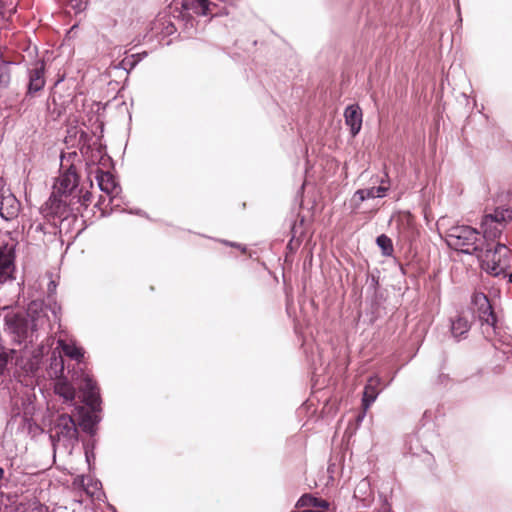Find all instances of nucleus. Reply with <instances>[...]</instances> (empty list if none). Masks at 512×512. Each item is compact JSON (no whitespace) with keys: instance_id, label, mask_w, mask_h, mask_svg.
Segmentation results:
<instances>
[{"instance_id":"obj_24","label":"nucleus","mask_w":512,"mask_h":512,"mask_svg":"<svg viewBox=\"0 0 512 512\" xmlns=\"http://www.w3.org/2000/svg\"><path fill=\"white\" fill-rule=\"evenodd\" d=\"M470 329V323L467 318L459 315L451 321V332L455 338H459Z\"/></svg>"},{"instance_id":"obj_21","label":"nucleus","mask_w":512,"mask_h":512,"mask_svg":"<svg viewBox=\"0 0 512 512\" xmlns=\"http://www.w3.org/2000/svg\"><path fill=\"white\" fill-rule=\"evenodd\" d=\"M44 85V65L43 63H37L35 67L29 71L28 92L36 93L40 91Z\"/></svg>"},{"instance_id":"obj_29","label":"nucleus","mask_w":512,"mask_h":512,"mask_svg":"<svg viewBox=\"0 0 512 512\" xmlns=\"http://www.w3.org/2000/svg\"><path fill=\"white\" fill-rule=\"evenodd\" d=\"M24 512H48V509L38 501L32 500L28 503V506Z\"/></svg>"},{"instance_id":"obj_17","label":"nucleus","mask_w":512,"mask_h":512,"mask_svg":"<svg viewBox=\"0 0 512 512\" xmlns=\"http://www.w3.org/2000/svg\"><path fill=\"white\" fill-rule=\"evenodd\" d=\"M381 378L377 375L371 376L367 384L365 385L364 391H363V397H362V406L364 409L363 416L365 415L366 411L369 409V407L375 402L377 399L381 389Z\"/></svg>"},{"instance_id":"obj_2","label":"nucleus","mask_w":512,"mask_h":512,"mask_svg":"<svg viewBox=\"0 0 512 512\" xmlns=\"http://www.w3.org/2000/svg\"><path fill=\"white\" fill-rule=\"evenodd\" d=\"M54 457L70 456L78 444V429L74 419L67 414L59 415L50 429Z\"/></svg>"},{"instance_id":"obj_33","label":"nucleus","mask_w":512,"mask_h":512,"mask_svg":"<svg viewBox=\"0 0 512 512\" xmlns=\"http://www.w3.org/2000/svg\"><path fill=\"white\" fill-rule=\"evenodd\" d=\"M8 363V355L5 352H0V376L3 374Z\"/></svg>"},{"instance_id":"obj_40","label":"nucleus","mask_w":512,"mask_h":512,"mask_svg":"<svg viewBox=\"0 0 512 512\" xmlns=\"http://www.w3.org/2000/svg\"><path fill=\"white\" fill-rule=\"evenodd\" d=\"M75 482H80L81 485H84V477H78Z\"/></svg>"},{"instance_id":"obj_12","label":"nucleus","mask_w":512,"mask_h":512,"mask_svg":"<svg viewBox=\"0 0 512 512\" xmlns=\"http://www.w3.org/2000/svg\"><path fill=\"white\" fill-rule=\"evenodd\" d=\"M20 211V203L9 189H0V216L5 220L16 218Z\"/></svg>"},{"instance_id":"obj_37","label":"nucleus","mask_w":512,"mask_h":512,"mask_svg":"<svg viewBox=\"0 0 512 512\" xmlns=\"http://www.w3.org/2000/svg\"><path fill=\"white\" fill-rule=\"evenodd\" d=\"M90 198H91V194L90 193H85L83 196H82V203L83 204H87L89 201H90Z\"/></svg>"},{"instance_id":"obj_16","label":"nucleus","mask_w":512,"mask_h":512,"mask_svg":"<svg viewBox=\"0 0 512 512\" xmlns=\"http://www.w3.org/2000/svg\"><path fill=\"white\" fill-rule=\"evenodd\" d=\"M151 31L155 36L167 37L175 33L176 27L171 16L167 12H161L152 22Z\"/></svg>"},{"instance_id":"obj_14","label":"nucleus","mask_w":512,"mask_h":512,"mask_svg":"<svg viewBox=\"0 0 512 512\" xmlns=\"http://www.w3.org/2000/svg\"><path fill=\"white\" fill-rule=\"evenodd\" d=\"M56 222L36 219L27 229V236L36 242H44L47 234H55Z\"/></svg>"},{"instance_id":"obj_19","label":"nucleus","mask_w":512,"mask_h":512,"mask_svg":"<svg viewBox=\"0 0 512 512\" xmlns=\"http://www.w3.org/2000/svg\"><path fill=\"white\" fill-rule=\"evenodd\" d=\"M345 123L353 136L357 135L362 127V111L359 105H349L344 112Z\"/></svg>"},{"instance_id":"obj_31","label":"nucleus","mask_w":512,"mask_h":512,"mask_svg":"<svg viewBox=\"0 0 512 512\" xmlns=\"http://www.w3.org/2000/svg\"><path fill=\"white\" fill-rule=\"evenodd\" d=\"M368 489H369V482L367 481V479H362L355 488L354 497L357 498L358 493L365 494Z\"/></svg>"},{"instance_id":"obj_20","label":"nucleus","mask_w":512,"mask_h":512,"mask_svg":"<svg viewBox=\"0 0 512 512\" xmlns=\"http://www.w3.org/2000/svg\"><path fill=\"white\" fill-rule=\"evenodd\" d=\"M176 5H180L183 11L188 14H196L206 16L208 15L209 1L208 0H175Z\"/></svg>"},{"instance_id":"obj_32","label":"nucleus","mask_w":512,"mask_h":512,"mask_svg":"<svg viewBox=\"0 0 512 512\" xmlns=\"http://www.w3.org/2000/svg\"><path fill=\"white\" fill-rule=\"evenodd\" d=\"M316 501L315 497L310 495H303L297 502V506L300 507H312V503Z\"/></svg>"},{"instance_id":"obj_18","label":"nucleus","mask_w":512,"mask_h":512,"mask_svg":"<svg viewBox=\"0 0 512 512\" xmlns=\"http://www.w3.org/2000/svg\"><path fill=\"white\" fill-rule=\"evenodd\" d=\"M54 349L60 351L61 355L64 354L77 362H80L84 357V350L78 346L73 339H67L60 336L57 340V346Z\"/></svg>"},{"instance_id":"obj_34","label":"nucleus","mask_w":512,"mask_h":512,"mask_svg":"<svg viewBox=\"0 0 512 512\" xmlns=\"http://www.w3.org/2000/svg\"><path fill=\"white\" fill-rule=\"evenodd\" d=\"M95 421L93 419V416L92 415H87L84 419H83V428L84 430L88 431L92 428V426L94 425Z\"/></svg>"},{"instance_id":"obj_13","label":"nucleus","mask_w":512,"mask_h":512,"mask_svg":"<svg viewBox=\"0 0 512 512\" xmlns=\"http://www.w3.org/2000/svg\"><path fill=\"white\" fill-rule=\"evenodd\" d=\"M386 178L388 177L386 176ZM389 188V180L382 179L380 185L377 187L357 190L353 195L352 201L354 202L355 207L358 208L359 205L365 200L385 197Z\"/></svg>"},{"instance_id":"obj_5","label":"nucleus","mask_w":512,"mask_h":512,"mask_svg":"<svg viewBox=\"0 0 512 512\" xmlns=\"http://www.w3.org/2000/svg\"><path fill=\"white\" fill-rule=\"evenodd\" d=\"M14 391L15 395L13 396V403L17 409L16 414H23V419L28 420L35 412V381L28 378L26 384L19 382L14 387Z\"/></svg>"},{"instance_id":"obj_10","label":"nucleus","mask_w":512,"mask_h":512,"mask_svg":"<svg viewBox=\"0 0 512 512\" xmlns=\"http://www.w3.org/2000/svg\"><path fill=\"white\" fill-rule=\"evenodd\" d=\"M89 164L88 178L91 180L92 175L98 183L99 189L110 197V202L114 203L121 192V187L116 183L110 172L101 170L91 159Z\"/></svg>"},{"instance_id":"obj_39","label":"nucleus","mask_w":512,"mask_h":512,"mask_svg":"<svg viewBox=\"0 0 512 512\" xmlns=\"http://www.w3.org/2000/svg\"><path fill=\"white\" fill-rule=\"evenodd\" d=\"M377 512H392V511H391V508L387 504H384Z\"/></svg>"},{"instance_id":"obj_11","label":"nucleus","mask_w":512,"mask_h":512,"mask_svg":"<svg viewBox=\"0 0 512 512\" xmlns=\"http://www.w3.org/2000/svg\"><path fill=\"white\" fill-rule=\"evenodd\" d=\"M472 305L482 324H486L492 328L495 327L497 318L493 312L489 299L484 293H474L472 296Z\"/></svg>"},{"instance_id":"obj_6","label":"nucleus","mask_w":512,"mask_h":512,"mask_svg":"<svg viewBox=\"0 0 512 512\" xmlns=\"http://www.w3.org/2000/svg\"><path fill=\"white\" fill-rule=\"evenodd\" d=\"M511 219L512 210L506 208H496L493 213L485 215L481 221L484 242H495Z\"/></svg>"},{"instance_id":"obj_38","label":"nucleus","mask_w":512,"mask_h":512,"mask_svg":"<svg viewBox=\"0 0 512 512\" xmlns=\"http://www.w3.org/2000/svg\"><path fill=\"white\" fill-rule=\"evenodd\" d=\"M5 481V472L4 469L0 467V487L4 484Z\"/></svg>"},{"instance_id":"obj_41","label":"nucleus","mask_w":512,"mask_h":512,"mask_svg":"<svg viewBox=\"0 0 512 512\" xmlns=\"http://www.w3.org/2000/svg\"><path fill=\"white\" fill-rule=\"evenodd\" d=\"M85 457H86L87 463L90 465V454L88 453V451L85 452Z\"/></svg>"},{"instance_id":"obj_30","label":"nucleus","mask_w":512,"mask_h":512,"mask_svg":"<svg viewBox=\"0 0 512 512\" xmlns=\"http://www.w3.org/2000/svg\"><path fill=\"white\" fill-rule=\"evenodd\" d=\"M86 0H69V7L75 12L79 13L86 8Z\"/></svg>"},{"instance_id":"obj_25","label":"nucleus","mask_w":512,"mask_h":512,"mask_svg":"<svg viewBox=\"0 0 512 512\" xmlns=\"http://www.w3.org/2000/svg\"><path fill=\"white\" fill-rule=\"evenodd\" d=\"M404 450L405 453L411 455H420L422 445L420 444L419 438L416 435H408L405 438Z\"/></svg>"},{"instance_id":"obj_26","label":"nucleus","mask_w":512,"mask_h":512,"mask_svg":"<svg viewBox=\"0 0 512 512\" xmlns=\"http://www.w3.org/2000/svg\"><path fill=\"white\" fill-rule=\"evenodd\" d=\"M377 245L382 249L384 255L389 256L393 252L392 241L389 237L382 234L376 239Z\"/></svg>"},{"instance_id":"obj_8","label":"nucleus","mask_w":512,"mask_h":512,"mask_svg":"<svg viewBox=\"0 0 512 512\" xmlns=\"http://www.w3.org/2000/svg\"><path fill=\"white\" fill-rule=\"evenodd\" d=\"M15 243L7 234H0V284L11 280L15 270Z\"/></svg>"},{"instance_id":"obj_23","label":"nucleus","mask_w":512,"mask_h":512,"mask_svg":"<svg viewBox=\"0 0 512 512\" xmlns=\"http://www.w3.org/2000/svg\"><path fill=\"white\" fill-rule=\"evenodd\" d=\"M54 392L67 403H72L76 395L74 387L67 380L62 378L57 379L55 382Z\"/></svg>"},{"instance_id":"obj_9","label":"nucleus","mask_w":512,"mask_h":512,"mask_svg":"<svg viewBox=\"0 0 512 512\" xmlns=\"http://www.w3.org/2000/svg\"><path fill=\"white\" fill-rule=\"evenodd\" d=\"M78 184L79 177L76 166L71 164L67 169L60 168V174L53 185V192L73 200L76 197Z\"/></svg>"},{"instance_id":"obj_1","label":"nucleus","mask_w":512,"mask_h":512,"mask_svg":"<svg viewBox=\"0 0 512 512\" xmlns=\"http://www.w3.org/2000/svg\"><path fill=\"white\" fill-rule=\"evenodd\" d=\"M47 322L42 304L38 302L29 305L28 318L13 312H8L5 316L7 329L14 335L15 341L25 344L19 355L15 349L11 350V354L16 357V365L27 374H34L38 370L42 357L48 351L44 345L36 348L32 346L34 338H37V331L44 328Z\"/></svg>"},{"instance_id":"obj_3","label":"nucleus","mask_w":512,"mask_h":512,"mask_svg":"<svg viewBox=\"0 0 512 512\" xmlns=\"http://www.w3.org/2000/svg\"><path fill=\"white\" fill-rule=\"evenodd\" d=\"M477 257L482 268L494 276L505 273L512 263L511 250L499 242L481 243Z\"/></svg>"},{"instance_id":"obj_42","label":"nucleus","mask_w":512,"mask_h":512,"mask_svg":"<svg viewBox=\"0 0 512 512\" xmlns=\"http://www.w3.org/2000/svg\"><path fill=\"white\" fill-rule=\"evenodd\" d=\"M56 309H57V308H56V307H54V308H53V310H52V312H53V314H54L55 318H57V312H56Z\"/></svg>"},{"instance_id":"obj_35","label":"nucleus","mask_w":512,"mask_h":512,"mask_svg":"<svg viewBox=\"0 0 512 512\" xmlns=\"http://www.w3.org/2000/svg\"><path fill=\"white\" fill-rule=\"evenodd\" d=\"M312 507L327 509L329 507V503L324 499L316 498V501L312 503Z\"/></svg>"},{"instance_id":"obj_28","label":"nucleus","mask_w":512,"mask_h":512,"mask_svg":"<svg viewBox=\"0 0 512 512\" xmlns=\"http://www.w3.org/2000/svg\"><path fill=\"white\" fill-rule=\"evenodd\" d=\"M10 82L8 63L0 61V86H6Z\"/></svg>"},{"instance_id":"obj_15","label":"nucleus","mask_w":512,"mask_h":512,"mask_svg":"<svg viewBox=\"0 0 512 512\" xmlns=\"http://www.w3.org/2000/svg\"><path fill=\"white\" fill-rule=\"evenodd\" d=\"M84 403L92 410H96L100 403L99 391L96 383L92 378L86 375L83 378L82 385L80 386Z\"/></svg>"},{"instance_id":"obj_4","label":"nucleus","mask_w":512,"mask_h":512,"mask_svg":"<svg viewBox=\"0 0 512 512\" xmlns=\"http://www.w3.org/2000/svg\"><path fill=\"white\" fill-rule=\"evenodd\" d=\"M478 231L470 226L456 225L446 232L445 241L449 247L457 251L471 254L478 251Z\"/></svg>"},{"instance_id":"obj_43","label":"nucleus","mask_w":512,"mask_h":512,"mask_svg":"<svg viewBox=\"0 0 512 512\" xmlns=\"http://www.w3.org/2000/svg\"><path fill=\"white\" fill-rule=\"evenodd\" d=\"M508 278H509V282L512 283V272L508 275Z\"/></svg>"},{"instance_id":"obj_27","label":"nucleus","mask_w":512,"mask_h":512,"mask_svg":"<svg viewBox=\"0 0 512 512\" xmlns=\"http://www.w3.org/2000/svg\"><path fill=\"white\" fill-rule=\"evenodd\" d=\"M79 156L76 152H68L65 154H62L61 156V169H67L69 165L73 164L75 166V160H78Z\"/></svg>"},{"instance_id":"obj_7","label":"nucleus","mask_w":512,"mask_h":512,"mask_svg":"<svg viewBox=\"0 0 512 512\" xmlns=\"http://www.w3.org/2000/svg\"><path fill=\"white\" fill-rule=\"evenodd\" d=\"M72 200L52 192L48 200L40 207L39 214L48 222L67 218Z\"/></svg>"},{"instance_id":"obj_36","label":"nucleus","mask_w":512,"mask_h":512,"mask_svg":"<svg viewBox=\"0 0 512 512\" xmlns=\"http://www.w3.org/2000/svg\"><path fill=\"white\" fill-rule=\"evenodd\" d=\"M56 290V283L55 281L51 280L48 284V291L49 293H54Z\"/></svg>"},{"instance_id":"obj_22","label":"nucleus","mask_w":512,"mask_h":512,"mask_svg":"<svg viewBox=\"0 0 512 512\" xmlns=\"http://www.w3.org/2000/svg\"><path fill=\"white\" fill-rule=\"evenodd\" d=\"M49 366L47 368L48 376L51 379H60L64 372V360L60 351L53 349L49 359Z\"/></svg>"}]
</instances>
